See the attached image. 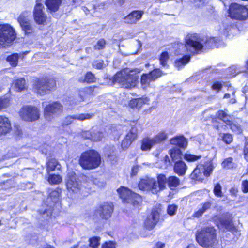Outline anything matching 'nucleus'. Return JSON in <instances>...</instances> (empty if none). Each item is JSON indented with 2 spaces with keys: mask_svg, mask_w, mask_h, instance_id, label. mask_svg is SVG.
<instances>
[{
  "mask_svg": "<svg viewBox=\"0 0 248 248\" xmlns=\"http://www.w3.org/2000/svg\"><path fill=\"white\" fill-rule=\"evenodd\" d=\"M18 58V54L15 53L8 56L7 58V60L10 62L11 65L16 66L17 64Z\"/></svg>",
  "mask_w": 248,
  "mask_h": 248,
  "instance_id": "40",
  "label": "nucleus"
},
{
  "mask_svg": "<svg viewBox=\"0 0 248 248\" xmlns=\"http://www.w3.org/2000/svg\"><path fill=\"white\" fill-rule=\"evenodd\" d=\"M167 138V134L164 131H161L151 139L154 143L155 144L165 140Z\"/></svg>",
  "mask_w": 248,
  "mask_h": 248,
  "instance_id": "33",
  "label": "nucleus"
},
{
  "mask_svg": "<svg viewBox=\"0 0 248 248\" xmlns=\"http://www.w3.org/2000/svg\"><path fill=\"white\" fill-rule=\"evenodd\" d=\"M206 0H193V3L195 7L199 8L202 7L206 2Z\"/></svg>",
  "mask_w": 248,
  "mask_h": 248,
  "instance_id": "61",
  "label": "nucleus"
},
{
  "mask_svg": "<svg viewBox=\"0 0 248 248\" xmlns=\"http://www.w3.org/2000/svg\"><path fill=\"white\" fill-rule=\"evenodd\" d=\"M197 242L203 247H213L217 243L216 230L211 226H205L196 232Z\"/></svg>",
  "mask_w": 248,
  "mask_h": 248,
  "instance_id": "3",
  "label": "nucleus"
},
{
  "mask_svg": "<svg viewBox=\"0 0 248 248\" xmlns=\"http://www.w3.org/2000/svg\"><path fill=\"white\" fill-rule=\"evenodd\" d=\"M16 38L15 30L10 25H0V47H5L9 46Z\"/></svg>",
  "mask_w": 248,
  "mask_h": 248,
  "instance_id": "6",
  "label": "nucleus"
},
{
  "mask_svg": "<svg viewBox=\"0 0 248 248\" xmlns=\"http://www.w3.org/2000/svg\"><path fill=\"white\" fill-rule=\"evenodd\" d=\"M185 159L189 162H195L200 159L202 157L201 155H194L190 154H186L185 155Z\"/></svg>",
  "mask_w": 248,
  "mask_h": 248,
  "instance_id": "46",
  "label": "nucleus"
},
{
  "mask_svg": "<svg viewBox=\"0 0 248 248\" xmlns=\"http://www.w3.org/2000/svg\"><path fill=\"white\" fill-rule=\"evenodd\" d=\"M163 161L164 162V166L161 167L166 168L168 166H170L171 164V161L168 155H165L163 158Z\"/></svg>",
  "mask_w": 248,
  "mask_h": 248,
  "instance_id": "58",
  "label": "nucleus"
},
{
  "mask_svg": "<svg viewBox=\"0 0 248 248\" xmlns=\"http://www.w3.org/2000/svg\"><path fill=\"white\" fill-rule=\"evenodd\" d=\"M235 93V91L234 90H231V93H225L224 95V98H230L231 99L229 101V103L231 104H234L236 102Z\"/></svg>",
  "mask_w": 248,
  "mask_h": 248,
  "instance_id": "47",
  "label": "nucleus"
},
{
  "mask_svg": "<svg viewBox=\"0 0 248 248\" xmlns=\"http://www.w3.org/2000/svg\"><path fill=\"white\" fill-rule=\"evenodd\" d=\"M47 170L49 172L54 171L55 169L60 170V164L55 159H51L47 163Z\"/></svg>",
  "mask_w": 248,
  "mask_h": 248,
  "instance_id": "32",
  "label": "nucleus"
},
{
  "mask_svg": "<svg viewBox=\"0 0 248 248\" xmlns=\"http://www.w3.org/2000/svg\"><path fill=\"white\" fill-rule=\"evenodd\" d=\"M137 125L135 124L131 126L130 131L122 141L121 144L122 148L124 150L127 149L132 142L137 138Z\"/></svg>",
  "mask_w": 248,
  "mask_h": 248,
  "instance_id": "15",
  "label": "nucleus"
},
{
  "mask_svg": "<svg viewBox=\"0 0 248 248\" xmlns=\"http://www.w3.org/2000/svg\"><path fill=\"white\" fill-rule=\"evenodd\" d=\"M220 224L218 225L220 230H222L223 232L228 231L232 233H236V235H240V233L238 231L236 228L234 226L232 219L230 217H224L220 220Z\"/></svg>",
  "mask_w": 248,
  "mask_h": 248,
  "instance_id": "16",
  "label": "nucleus"
},
{
  "mask_svg": "<svg viewBox=\"0 0 248 248\" xmlns=\"http://www.w3.org/2000/svg\"><path fill=\"white\" fill-rule=\"evenodd\" d=\"M97 212L102 218L108 219L111 217L113 212L112 205L110 203H105L100 206Z\"/></svg>",
  "mask_w": 248,
  "mask_h": 248,
  "instance_id": "18",
  "label": "nucleus"
},
{
  "mask_svg": "<svg viewBox=\"0 0 248 248\" xmlns=\"http://www.w3.org/2000/svg\"><path fill=\"white\" fill-rule=\"evenodd\" d=\"M66 186L69 193H78L80 191V184L75 175L68 177L66 182Z\"/></svg>",
  "mask_w": 248,
  "mask_h": 248,
  "instance_id": "17",
  "label": "nucleus"
},
{
  "mask_svg": "<svg viewBox=\"0 0 248 248\" xmlns=\"http://www.w3.org/2000/svg\"><path fill=\"white\" fill-rule=\"evenodd\" d=\"M102 248H115V244L113 242H106L102 247Z\"/></svg>",
  "mask_w": 248,
  "mask_h": 248,
  "instance_id": "62",
  "label": "nucleus"
},
{
  "mask_svg": "<svg viewBox=\"0 0 248 248\" xmlns=\"http://www.w3.org/2000/svg\"><path fill=\"white\" fill-rule=\"evenodd\" d=\"M222 140L226 144H230L232 141V137L231 134H224L222 137Z\"/></svg>",
  "mask_w": 248,
  "mask_h": 248,
  "instance_id": "55",
  "label": "nucleus"
},
{
  "mask_svg": "<svg viewBox=\"0 0 248 248\" xmlns=\"http://www.w3.org/2000/svg\"><path fill=\"white\" fill-rule=\"evenodd\" d=\"M170 143L178 146L181 148L186 147L187 142L186 139L183 136L177 137L170 140Z\"/></svg>",
  "mask_w": 248,
  "mask_h": 248,
  "instance_id": "28",
  "label": "nucleus"
},
{
  "mask_svg": "<svg viewBox=\"0 0 248 248\" xmlns=\"http://www.w3.org/2000/svg\"><path fill=\"white\" fill-rule=\"evenodd\" d=\"M232 161L233 159L232 157H228L225 159L222 163V167L227 169L232 168L234 165Z\"/></svg>",
  "mask_w": 248,
  "mask_h": 248,
  "instance_id": "42",
  "label": "nucleus"
},
{
  "mask_svg": "<svg viewBox=\"0 0 248 248\" xmlns=\"http://www.w3.org/2000/svg\"><path fill=\"white\" fill-rule=\"evenodd\" d=\"M205 176L204 170L202 168V164H199L194 170L193 172L191 174V177L192 179L197 181H201L203 179Z\"/></svg>",
  "mask_w": 248,
  "mask_h": 248,
  "instance_id": "23",
  "label": "nucleus"
},
{
  "mask_svg": "<svg viewBox=\"0 0 248 248\" xmlns=\"http://www.w3.org/2000/svg\"><path fill=\"white\" fill-rule=\"evenodd\" d=\"M187 169V166L185 163L182 161H177L174 166V172L179 176L185 175Z\"/></svg>",
  "mask_w": 248,
  "mask_h": 248,
  "instance_id": "24",
  "label": "nucleus"
},
{
  "mask_svg": "<svg viewBox=\"0 0 248 248\" xmlns=\"http://www.w3.org/2000/svg\"><path fill=\"white\" fill-rule=\"evenodd\" d=\"M190 57L188 55H184L181 58L177 59L175 62V66L180 69L183 68L190 61Z\"/></svg>",
  "mask_w": 248,
  "mask_h": 248,
  "instance_id": "30",
  "label": "nucleus"
},
{
  "mask_svg": "<svg viewBox=\"0 0 248 248\" xmlns=\"http://www.w3.org/2000/svg\"><path fill=\"white\" fill-rule=\"evenodd\" d=\"M60 191L59 189H58L57 190H52L49 192V196L46 200V202L48 203V206L49 208L45 210L42 212L43 215H45L46 214L47 216H48L51 214L52 207L54 205L55 203L59 201Z\"/></svg>",
  "mask_w": 248,
  "mask_h": 248,
  "instance_id": "13",
  "label": "nucleus"
},
{
  "mask_svg": "<svg viewBox=\"0 0 248 248\" xmlns=\"http://www.w3.org/2000/svg\"><path fill=\"white\" fill-rule=\"evenodd\" d=\"M79 164L84 169L92 170L98 167L101 162L99 154L93 150L83 153L80 157Z\"/></svg>",
  "mask_w": 248,
  "mask_h": 248,
  "instance_id": "5",
  "label": "nucleus"
},
{
  "mask_svg": "<svg viewBox=\"0 0 248 248\" xmlns=\"http://www.w3.org/2000/svg\"><path fill=\"white\" fill-rule=\"evenodd\" d=\"M169 59L168 53L167 52H162L160 57V63L163 67H168L167 62Z\"/></svg>",
  "mask_w": 248,
  "mask_h": 248,
  "instance_id": "45",
  "label": "nucleus"
},
{
  "mask_svg": "<svg viewBox=\"0 0 248 248\" xmlns=\"http://www.w3.org/2000/svg\"><path fill=\"white\" fill-rule=\"evenodd\" d=\"M211 205L212 203L211 202L208 201L204 202L201 205V207L195 212L193 215V217L197 218L201 217L204 212L210 208Z\"/></svg>",
  "mask_w": 248,
  "mask_h": 248,
  "instance_id": "26",
  "label": "nucleus"
},
{
  "mask_svg": "<svg viewBox=\"0 0 248 248\" xmlns=\"http://www.w3.org/2000/svg\"><path fill=\"white\" fill-rule=\"evenodd\" d=\"M91 140L93 141H99L104 137L105 134L100 130H93Z\"/></svg>",
  "mask_w": 248,
  "mask_h": 248,
  "instance_id": "34",
  "label": "nucleus"
},
{
  "mask_svg": "<svg viewBox=\"0 0 248 248\" xmlns=\"http://www.w3.org/2000/svg\"><path fill=\"white\" fill-rule=\"evenodd\" d=\"M202 168L204 170L205 176L208 177L212 173L214 168L213 163L210 161L207 162L204 165H202Z\"/></svg>",
  "mask_w": 248,
  "mask_h": 248,
  "instance_id": "36",
  "label": "nucleus"
},
{
  "mask_svg": "<svg viewBox=\"0 0 248 248\" xmlns=\"http://www.w3.org/2000/svg\"><path fill=\"white\" fill-rule=\"evenodd\" d=\"M159 219V213L157 211H153L145 221V227L147 229L152 230L158 222Z\"/></svg>",
  "mask_w": 248,
  "mask_h": 248,
  "instance_id": "19",
  "label": "nucleus"
},
{
  "mask_svg": "<svg viewBox=\"0 0 248 248\" xmlns=\"http://www.w3.org/2000/svg\"><path fill=\"white\" fill-rule=\"evenodd\" d=\"M139 69H124L117 72L113 78V81L124 88L130 89L136 86L139 78Z\"/></svg>",
  "mask_w": 248,
  "mask_h": 248,
  "instance_id": "2",
  "label": "nucleus"
},
{
  "mask_svg": "<svg viewBox=\"0 0 248 248\" xmlns=\"http://www.w3.org/2000/svg\"><path fill=\"white\" fill-rule=\"evenodd\" d=\"M229 16L232 18L244 20L248 17V9L237 3L232 4L229 10Z\"/></svg>",
  "mask_w": 248,
  "mask_h": 248,
  "instance_id": "11",
  "label": "nucleus"
},
{
  "mask_svg": "<svg viewBox=\"0 0 248 248\" xmlns=\"http://www.w3.org/2000/svg\"><path fill=\"white\" fill-rule=\"evenodd\" d=\"M143 104V101L141 99L136 98L131 100L129 103V106L132 108H139Z\"/></svg>",
  "mask_w": 248,
  "mask_h": 248,
  "instance_id": "43",
  "label": "nucleus"
},
{
  "mask_svg": "<svg viewBox=\"0 0 248 248\" xmlns=\"http://www.w3.org/2000/svg\"><path fill=\"white\" fill-rule=\"evenodd\" d=\"M42 106L44 107L45 118L49 121L53 118L54 115H58L63 111L62 105L57 101L48 104L43 102Z\"/></svg>",
  "mask_w": 248,
  "mask_h": 248,
  "instance_id": "9",
  "label": "nucleus"
},
{
  "mask_svg": "<svg viewBox=\"0 0 248 248\" xmlns=\"http://www.w3.org/2000/svg\"><path fill=\"white\" fill-rule=\"evenodd\" d=\"M168 184L171 189H173L179 186L180 180L178 178L174 176H171L168 178Z\"/></svg>",
  "mask_w": 248,
  "mask_h": 248,
  "instance_id": "37",
  "label": "nucleus"
},
{
  "mask_svg": "<svg viewBox=\"0 0 248 248\" xmlns=\"http://www.w3.org/2000/svg\"><path fill=\"white\" fill-rule=\"evenodd\" d=\"M228 125H230V128L233 131L236 132V133H240L241 132V129L239 125L235 124H233L231 121V124H227Z\"/></svg>",
  "mask_w": 248,
  "mask_h": 248,
  "instance_id": "57",
  "label": "nucleus"
},
{
  "mask_svg": "<svg viewBox=\"0 0 248 248\" xmlns=\"http://www.w3.org/2000/svg\"><path fill=\"white\" fill-rule=\"evenodd\" d=\"M222 84L219 81H215L212 86V89L218 92L222 88Z\"/></svg>",
  "mask_w": 248,
  "mask_h": 248,
  "instance_id": "59",
  "label": "nucleus"
},
{
  "mask_svg": "<svg viewBox=\"0 0 248 248\" xmlns=\"http://www.w3.org/2000/svg\"><path fill=\"white\" fill-rule=\"evenodd\" d=\"M44 10V6L43 5L37 2L34 9L33 17L35 22L38 25H45L48 20Z\"/></svg>",
  "mask_w": 248,
  "mask_h": 248,
  "instance_id": "12",
  "label": "nucleus"
},
{
  "mask_svg": "<svg viewBox=\"0 0 248 248\" xmlns=\"http://www.w3.org/2000/svg\"><path fill=\"white\" fill-rule=\"evenodd\" d=\"M100 239L97 237H94L90 239V246L93 248H97L99 244Z\"/></svg>",
  "mask_w": 248,
  "mask_h": 248,
  "instance_id": "50",
  "label": "nucleus"
},
{
  "mask_svg": "<svg viewBox=\"0 0 248 248\" xmlns=\"http://www.w3.org/2000/svg\"><path fill=\"white\" fill-rule=\"evenodd\" d=\"M95 77L91 72H88L84 78H81L79 79L80 82L87 83H93L95 81Z\"/></svg>",
  "mask_w": 248,
  "mask_h": 248,
  "instance_id": "39",
  "label": "nucleus"
},
{
  "mask_svg": "<svg viewBox=\"0 0 248 248\" xmlns=\"http://www.w3.org/2000/svg\"><path fill=\"white\" fill-rule=\"evenodd\" d=\"M120 197L124 202L137 205L142 202L141 197L138 194L132 192L125 187H121L117 190Z\"/></svg>",
  "mask_w": 248,
  "mask_h": 248,
  "instance_id": "7",
  "label": "nucleus"
},
{
  "mask_svg": "<svg viewBox=\"0 0 248 248\" xmlns=\"http://www.w3.org/2000/svg\"><path fill=\"white\" fill-rule=\"evenodd\" d=\"M212 110L208 109L204 111L203 113V118H204V120L206 121L209 119L210 118L214 119L215 118V116H214L211 113Z\"/></svg>",
  "mask_w": 248,
  "mask_h": 248,
  "instance_id": "54",
  "label": "nucleus"
},
{
  "mask_svg": "<svg viewBox=\"0 0 248 248\" xmlns=\"http://www.w3.org/2000/svg\"><path fill=\"white\" fill-rule=\"evenodd\" d=\"M177 208V206L174 204L169 205L168 206L167 213L170 216H173L175 214Z\"/></svg>",
  "mask_w": 248,
  "mask_h": 248,
  "instance_id": "51",
  "label": "nucleus"
},
{
  "mask_svg": "<svg viewBox=\"0 0 248 248\" xmlns=\"http://www.w3.org/2000/svg\"><path fill=\"white\" fill-rule=\"evenodd\" d=\"M19 115L24 120L32 122L37 120L39 118L40 111L35 107L25 106L20 109Z\"/></svg>",
  "mask_w": 248,
  "mask_h": 248,
  "instance_id": "10",
  "label": "nucleus"
},
{
  "mask_svg": "<svg viewBox=\"0 0 248 248\" xmlns=\"http://www.w3.org/2000/svg\"><path fill=\"white\" fill-rule=\"evenodd\" d=\"M11 129V125L9 119L3 116H0V136L5 135Z\"/></svg>",
  "mask_w": 248,
  "mask_h": 248,
  "instance_id": "22",
  "label": "nucleus"
},
{
  "mask_svg": "<svg viewBox=\"0 0 248 248\" xmlns=\"http://www.w3.org/2000/svg\"><path fill=\"white\" fill-rule=\"evenodd\" d=\"M169 154L171 158V161L174 162L180 161L181 159V151L178 148H173L169 151Z\"/></svg>",
  "mask_w": 248,
  "mask_h": 248,
  "instance_id": "29",
  "label": "nucleus"
},
{
  "mask_svg": "<svg viewBox=\"0 0 248 248\" xmlns=\"http://www.w3.org/2000/svg\"><path fill=\"white\" fill-rule=\"evenodd\" d=\"M242 191L244 193L248 192V181L245 180L242 182Z\"/></svg>",
  "mask_w": 248,
  "mask_h": 248,
  "instance_id": "64",
  "label": "nucleus"
},
{
  "mask_svg": "<svg viewBox=\"0 0 248 248\" xmlns=\"http://www.w3.org/2000/svg\"><path fill=\"white\" fill-rule=\"evenodd\" d=\"M9 101L8 97L0 98V110L7 108L9 105Z\"/></svg>",
  "mask_w": 248,
  "mask_h": 248,
  "instance_id": "49",
  "label": "nucleus"
},
{
  "mask_svg": "<svg viewBox=\"0 0 248 248\" xmlns=\"http://www.w3.org/2000/svg\"><path fill=\"white\" fill-rule=\"evenodd\" d=\"M81 136L84 139H90L91 140L92 131H84L81 132Z\"/></svg>",
  "mask_w": 248,
  "mask_h": 248,
  "instance_id": "60",
  "label": "nucleus"
},
{
  "mask_svg": "<svg viewBox=\"0 0 248 248\" xmlns=\"http://www.w3.org/2000/svg\"><path fill=\"white\" fill-rule=\"evenodd\" d=\"M167 179L164 175L159 174L157 176V182L155 179L146 177L140 180L139 183L140 189L143 191H151L153 193H157L166 186Z\"/></svg>",
  "mask_w": 248,
  "mask_h": 248,
  "instance_id": "4",
  "label": "nucleus"
},
{
  "mask_svg": "<svg viewBox=\"0 0 248 248\" xmlns=\"http://www.w3.org/2000/svg\"><path fill=\"white\" fill-rule=\"evenodd\" d=\"M104 65V62L102 60H98L94 61L93 63V67L98 69L103 68Z\"/></svg>",
  "mask_w": 248,
  "mask_h": 248,
  "instance_id": "56",
  "label": "nucleus"
},
{
  "mask_svg": "<svg viewBox=\"0 0 248 248\" xmlns=\"http://www.w3.org/2000/svg\"><path fill=\"white\" fill-rule=\"evenodd\" d=\"M88 90L87 88H84L79 91L78 95L79 97V101H83L85 98L87 96L88 93H87Z\"/></svg>",
  "mask_w": 248,
  "mask_h": 248,
  "instance_id": "53",
  "label": "nucleus"
},
{
  "mask_svg": "<svg viewBox=\"0 0 248 248\" xmlns=\"http://www.w3.org/2000/svg\"><path fill=\"white\" fill-rule=\"evenodd\" d=\"M93 116V114L77 113L66 116L62 121L63 126L68 125L73 123L74 120L80 121L91 119Z\"/></svg>",
  "mask_w": 248,
  "mask_h": 248,
  "instance_id": "14",
  "label": "nucleus"
},
{
  "mask_svg": "<svg viewBox=\"0 0 248 248\" xmlns=\"http://www.w3.org/2000/svg\"><path fill=\"white\" fill-rule=\"evenodd\" d=\"M221 190L222 187L220 184L219 183L216 184L213 190L214 194L218 197H221L222 196Z\"/></svg>",
  "mask_w": 248,
  "mask_h": 248,
  "instance_id": "48",
  "label": "nucleus"
},
{
  "mask_svg": "<svg viewBox=\"0 0 248 248\" xmlns=\"http://www.w3.org/2000/svg\"><path fill=\"white\" fill-rule=\"evenodd\" d=\"M56 85L55 81L53 79L42 78L35 82L34 88L38 94L44 95L54 89Z\"/></svg>",
  "mask_w": 248,
  "mask_h": 248,
  "instance_id": "8",
  "label": "nucleus"
},
{
  "mask_svg": "<svg viewBox=\"0 0 248 248\" xmlns=\"http://www.w3.org/2000/svg\"><path fill=\"white\" fill-rule=\"evenodd\" d=\"M227 112L228 111L226 108L224 110H220L217 112L216 116L226 124H230L232 121V117Z\"/></svg>",
  "mask_w": 248,
  "mask_h": 248,
  "instance_id": "25",
  "label": "nucleus"
},
{
  "mask_svg": "<svg viewBox=\"0 0 248 248\" xmlns=\"http://www.w3.org/2000/svg\"><path fill=\"white\" fill-rule=\"evenodd\" d=\"M151 139L145 138L142 141V144L141 146V149L142 151H149L152 146L155 145Z\"/></svg>",
  "mask_w": 248,
  "mask_h": 248,
  "instance_id": "35",
  "label": "nucleus"
},
{
  "mask_svg": "<svg viewBox=\"0 0 248 248\" xmlns=\"http://www.w3.org/2000/svg\"><path fill=\"white\" fill-rule=\"evenodd\" d=\"M61 0H46L45 4L50 12H55L59 9Z\"/></svg>",
  "mask_w": 248,
  "mask_h": 248,
  "instance_id": "27",
  "label": "nucleus"
},
{
  "mask_svg": "<svg viewBox=\"0 0 248 248\" xmlns=\"http://www.w3.org/2000/svg\"><path fill=\"white\" fill-rule=\"evenodd\" d=\"M243 153L245 159L248 161V143L247 142L243 150Z\"/></svg>",
  "mask_w": 248,
  "mask_h": 248,
  "instance_id": "63",
  "label": "nucleus"
},
{
  "mask_svg": "<svg viewBox=\"0 0 248 248\" xmlns=\"http://www.w3.org/2000/svg\"><path fill=\"white\" fill-rule=\"evenodd\" d=\"M217 39L215 38H202L197 33H188L185 37V46L180 44L183 47V50L180 52L184 54L186 52L193 54L201 53L204 47L206 48H211L216 46Z\"/></svg>",
  "mask_w": 248,
  "mask_h": 248,
  "instance_id": "1",
  "label": "nucleus"
},
{
  "mask_svg": "<svg viewBox=\"0 0 248 248\" xmlns=\"http://www.w3.org/2000/svg\"><path fill=\"white\" fill-rule=\"evenodd\" d=\"M154 81L148 74H143L141 76L140 83L142 88L144 90L150 86V83Z\"/></svg>",
  "mask_w": 248,
  "mask_h": 248,
  "instance_id": "31",
  "label": "nucleus"
},
{
  "mask_svg": "<svg viewBox=\"0 0 248 248\" xmlns=\"http://www.w3.org/2000/svg\"><path fill=\"white\" fill-rule=\"evenodd\" d=\"M106 45V41L104 39L98 40L96 44L94 46L95 49L100 50L103 49Z\"/></svg>",
  "mask_w": 248,
  "mask_h": 248,
  "instance_id": "52",
  "label": "nucleus"
},
{
  "mask_svg": "<svg viewBox=\"0 0 248 248\" xmlns=\"http://www.w3.org/2000/svg\"><path fill=\"white\" fill-rule=\"evenodd\" d=\"M62 180V177L59 175H50L48 178V181L51 184H59Z\"/></svg>",
  "mask_w": 248,
  "mask_h": 248,
  "instance_id": "41",
  "label": "nucleus"
},
{
  "mask_svg": "<svg viewBox=\"0 0 248 248\" xmlns=\"http://www.w3.org/2000/svg\"><path fill=\"white\" fill-rule=\"evenodd\" d=\"M14 88L16 91H21L25 88V80L23 78H19L15 81Z\"/></svg>",
  "mask_w": 248,
  "mask_h": 248,
  "instance_id": "38",
  "label": "nucleus"
},
{
  "mask_svg": "<svg viewBox=\"0 0 248 248\" xmlns=\"http://www.w3.org/2000/svg\"><path fill=\"white\" fill-rule=\"evenodd\" d=\"M151 79L154 81L162 75V72L159 69H155L148 73Z\"/></svg>",
  "mask_w": 248,
  "mask_h": 248,
  "instance_id": "44",
  "label": "nucleus"
},
{
  "mask_svg": "<svg viewBox=\"0 0 248 248\" xmlns=\"http://www.w3.org/2000/svg\"><path fill=\"white\" fill-rule=\"evenodd\" d=\"M18 21L25 33H29L32 31V28L30 19L27 16H26L25 13H22L20 15L18 18Z\"/></svg>",
  "mask_w": 248,
  "mask_h": 248,
  "instance_id": "20",
  "label": "nucleus"
},
{
  "mask_svg": "<svg viewBox=\"0 0 248 248\" xmlns=\"http://www.w3.org/2000/svg\"><path fill=\"white\" fill-rule=\"evenodd\" d=\"M143 14V11H134L124 17V22L127 24H135L141 19Z\"/></svg>",
  "mask_w": 248,
  "mask_h": 248,
  "instance_id": "21",
  "label": "nucleus"
}]
</instances>
